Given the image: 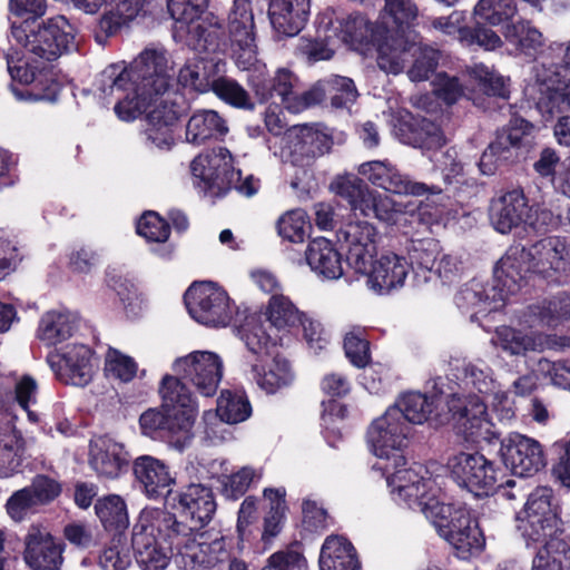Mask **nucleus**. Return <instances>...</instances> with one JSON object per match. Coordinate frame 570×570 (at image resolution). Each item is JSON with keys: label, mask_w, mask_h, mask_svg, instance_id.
Here are the masks:
<instances>
[{"label": "nucleus", "mask_w": 570, "mask_h": 570, "mask_svg": "<svg viewBox=\"0 0 570 570\" xmlns=\"http://www.w3.org/2000/svg\"><path fill=\"white\" fill-rule=\"evenodd\" d=\"M186 31L188 47L198 53L217 56L230 46L229 35L224 21L213 12H207L198 21L191 23Z\"/></svg>", "instance_id": "28"}, {"label": "nucleus", "mask_w": 570, "mask_h": 570, "mask_svg": "<svg viewBox=\"0 0 570 570\" xmlns=\"http://www.w3.org/2000/svg\"><path fill=\"white\" fill-rule=\"evenodd\" d=\"M233 57L238 68L249 69L257 61L256 24L252 0H234L227 16Z\"/></svg>", "instance_id": "16"}, {"label": "nucleus", "mask_w": 570, "mask_h": 570, "mask_svg": "<svg viewBox=\"0 0 570 570\" xmlns=\"http://www.w3.org/2000/svg\"><path fill=\"white\" fill-rule=\"evenodd\" d=\"M165 51L146 48L128 66L108 65L95 79L102 99L115 98L114 110L122 121H132L174 85Z\"/></svg>", "instance_id": "1"}, {"label": "nucleus", "mask_w": 570, "mask_h": 570, "mask_svg": "<svg viewBox=\"0 0 570 570\" xmlns=\"http://www.w3.org/2000/svg\"><path fill=\"white\" fill-rule=\"evenodd\" d=\"M239 335L248 352L253 379L267 394H274L293 381L289 361L279 353L278 343L267 333L261 316L246 317Z\"/></svg>", "instance_id": "3"}, {"label": "nucleus", "mask_w": 570, "mask_h": 570, "mask_svg": "<svg viewBox=\"0 0 570 570\" xmlns=\"http://www.w3.org/2000/svg\"><path fill=\"white\" fill-rule=\"evenodd\" d=\"M305 259L314 273L326 279H337L343 275L342 254L327 238L312 239L306 247Z\"/></svg>", "instance_id": "41"}, {"label": "nucleus", "mask_w": 570, "mask_h": 570, "mask_svg": "<svg viewBox=\"0 0 570 570\" xmlns=\"http://www.w3.org/2000/svg\"><path fill=\"white\" fill-rule=\"evenodd\" d=\"M6 61L12 81L27 86L21 91L12 88L18 97L33 101L57 100L62 83L51 66L45 62L30 63L19 50L13 48L6 53Z\"/></svg>", "instance_id": "11"}, {"label": "nucleus", "mask_w": 570, "mask_h": 570, "mask_svg": "<svg viewBox=\"0 0 570 570\" xmlns=\"http://www.w3.org/2000/svg\"><path fill=\"white\" fill-rule=\"evenodd\" d=\"M298 78L294 72L286 68H279L273 77V98L278 97L279 102L287 109L303 108L298 106L301 96L298 97L295 88Z\"/></svg>", "instance_id": "62"}, {"label": "nucleus", "mask_w": 570, "mask_h": 570, "mask_svg": "<svg viewBox=\"0 0 570 570\" xmlns=\"http://www.w3.org/2000/svg\"><path fill=\"white\" fill-rule=\"evenodd\" d=\"M267 16L278 36L295 37L309 20L311 0H269Z\"/></svg>", "instance_id": "33"}, {"label": "nucleus", "mask_w": 570, "mask_h": 570, "mask_svg": "<svg viewBox=\"0 0 570 570\" xmlns=\"http://www.w3.org/2000/svg\"><path fill=\"white\" fill-rule=\"evenodd\" d=\"M400 416L402 415L397 410L387 409L367 430V441L374 454L384 460V463L394 461V466H404L407 463L404 451L409 444L411 428L399 421Z\"/></svg>", "instance_id": "14"}, {"label": "nucleus", "mask_w": 570, "mask_h": 570, "mask_svg": "<svg viewBox=\"0 0 570 570\" xmlns=\"http://www.w3.org/2000/svg\"><path fill=\"white\" fill-rule=\"evenodd\" d=\"M446 405L466 440L489 439L493 424L489 419L488 406L479 395L453 393L448 397Z\"/></svg>", "instance_id": "19"}, {"label": "nucleus", "mask_w": 570, "mask_h": 570, "mask_svg": "<svg viewBox=\"0 0 570 570\" xmlns=\"http://www.w3.org/2000/svg\"><path fill=\"white\" fill-rule=\"evenodd\" d=\"M499 453L507 468L524 478L534 475L548 463L542 445L520 433H510L502 439Z\"/></svg>", "instance_id": "21"}, {"label": "nucleus", "mask_w": 570, "mask_h": 570, "mask_svg": "<svg viewBox=\"0 0 570 570\" xmlns=\"http://www.w3.org/2000/svg\"><path fill=\"white\" fill-rule=\"evenodd\" d=\"M538 81L546 85L548 89L556 92L561 91L563 101L570 106V41L566 48L562 65L556 66L553 71L546 68L542 63V70L538 71Z\"/></svg>", "instance_id": "57"}, {"label": "nucleus", "mask_w": 570, "mask_h": 570, "mask_svg": "<svg viewBox=\"0 0 570 570\" xmlns=\"http://www.w3.org/2000/svg\"><path fill=\"white\" fill-rule=\"evenodd\" d=\"M332 188L337 196L348 203L355 216H357V212H362L371 196L367 184L354 174L337 176L332 183Z\"/></svg>", "instance_id": "53"}, {"label": "nucleus", "mask_w": 570, "mask_h": 570, "mask_svg": "<svg viewBox=\"0 0 570 570\" xmlns=\"http://www.w3.org/2000/svg\"><path fill=\"white\" fill-rule=\"evenodd\" d=\"M566 262L570 263V247L567 239L560 236L542 238L530 247L515 243L501 258L503 271L512 276L520 289L529 284L533 275L546 278L551 271L563 269Z\"/></svg>", "instance_id": "4"}, {"label": "nucleus", "mask_w": 570, "mask_h": 570, "mask_svg": "<svg viewBox=\"0 0 570 570\" xmlns=\"http://www.w3.org/2000/svg\"><path fill=\"white\" fill-rule=\"evenodd\" d=\"M225 104L244 110H253L255 104L248 91L237 80L223 76L214 82L212 90Z\"/></svg>", "instance_id": "59"}, {"label": "nucleus", "mask_w": 570, "mask_h": 570, "mask_svg": "<svg viewBox=\"0 0 570 570\" xmlns=\"http://www.w3.org/2000/svg\"><path fill=\"white\" fill-rule=\"evenodd\" d=\"M529 517H561V508L554 501L553 490L549 487H537L527 499L523 508Z\"/></svg>", "instance_id": "60"}, {"label": "nucleus", "mask_w": 570, "mask_h": 570, "mask_svg": "<svg viewBox=\"0 0 570 570\" xmlns=\"http://www.w3.org/2000/svg\"><path fill=\"white\" fill-rule=\"evenodd\" d=\"M33 24L30 21H22L19 26L12 23L11 27L13 38L29 52L46 61H53L77 48L75 29L66 17L50 18L37 29Z\"/></svg>", "instance_id": "7"}, {"label": "nucleus", "mask_w": 570, "mask_h": 570, "mask_svg": "<svg viewBox=\"0 0 570 570\" xmlns=\"http://www.w3.org/2000/svg\"><path fill=\"white\" fill-rule=\"evenodd\" d=\"M232 551L227 547V538L216 537L210 542L196 541L185 544L180 550L179 564L184 570H222L230 561Z\"/></svg>", "instance_id": "29"}, {"label": "nucleus", "mask_w": 570, "mask_h": 570, "mask_svg": "<svg viewBox=\"0 0 570 570\" xmlns=\"http://www.w3.org/2000/svg\"><path fill=\"white\" fill-rule=\"evenodd\" d=\"M337 29L343 42L360 52L375 49L379 67L397 75L401 69V51L391 49L394 37L385 26L371 22L364 14L351 13L340 21Z\"/></svg>", "instance_id": "6"}, {"label": "nucleus", "mask_w": 570, "mask_h": 570, "mask_svg": "<svg viewBox=\"0 0 570 570\" xmlns=\"http://www.w3.org/2000/svg\"><path fill=\"white\" fill-rule=\"evenodd\" d=\"M131 547L137 564L141 570H165L171 558V548L164 547L144 525H134Z\"/></svg>", "instance_id": "39"}, {"label": "nucleus", "mask_w": 570, "mask_h": 570, "mask_svg": "<svg viewBox=\"0 0 570 570\" xmlns=\"http://www.w3.org/2000/svg\"><path fill=\"white\" fill-rule=\"evenodd\" d=\"M303 314L288 297L282 294L271 296L266 311L267 321L272 326L287 331L298 327Z\"/></svg>", "instance_id": "55"}, {"label": "nucleus", "mask_w": 570, "mask_h": 570, "mask_svg": "<svg viewBox=\"0 0 570 570\" xmlns=\"http://www.w3.org/2000/svg\"><path fill=\"white\" fill-rule=\"evenodd\" d=\"M500 347L510 355H525L528 352L543 350V337L540 334H525L510 326L497 330Z\"/></svg>", "instance_id": "52"}, {"label": "nucleus", "mask_w": 570, "mask_h": 570, "mask_svg": "<svg viewBox=\"0 0 570 570\" xmlns=\"http://www.w3.org/2000/svg\"><path fill=\"white\" fill-rule=\"evenodd\" d=\"M518 529L525 541L527 547L537 548L542 544L540 549L560 548L562 543H570L569 540L562 539L564 533L563 521L561 517H529L518 518Z\"/></svg>", "instance_id": "36"}, {"label": "nucleus", "mask_w": 570, "mask_h": 570, "mask_svg": "<svg viewBox=\"0 0 570 570\" xmlns=\"http://www.w3.org/2000/svg\"><path fill=\"white\" fill-rule=\"evenodd\" d=\"M320 570H361L362 564L352 542L338 534L328 535L321 548Z\"/></svg>", "instance_id": "42"}, {"label": "nucleus", "mask_w": 570, "mask_h": 570, "mask_svg": "<svg viewBox=\"0 0 570 570\" xmlns=\"http://www.w3.org/2000/svg\"><path fill=\"white\" fill-rule=\"evenodd\" d=\"M24 441L14 430L0 431V478H9L21 471Z\"/></svg>", "instance_id": "51"}, {"label": "nucleus", "mask_w": 570, "mask_h": 570, "mask_svg": "<svg viewBox=\"0 0 570 570\" xmlns=\"http://www.w3.org/2000/svg\"><path fill=\"white\" fill-rule=\"evenodd\" d=\"M207 7L208 0H167L168 12L180 24V30L203 18Z\"/></svg>", "instance_id": "61"}, {"label": "nucleus", "mask_w": 570, "mask_h": 570, "mask_svg": "<svg viewBox=\"0 0 570 570\" xmlns=\"http://www.w3.org/2000/svg\"><path fill=\"white\" fill-rule=\"evenodd\" d=\"M189 315L200 324L219 327L233 320L230 298L225 289L213 282H195L184 294Z\"/></svg>", "instance_id": "13"}, {"label": "nucleus", "mask_w": 570, "mask_h": 570, "mask_svg": "<svg viewBox=\"0 0 570 570\" xmlns=\"http://www.w3.org/2000/svg\"><path fill=\"white\" fill-rule=\"evenodd\" d=\"M357 89L351 78L333 75L320 79L308 90L301 95L298 106L304 108L330 102L332 107L340 109L353 104L357 97Z\"/></svg>", "instance_id": "30"}, {"label": "nucleus", "mask_w": 570, "mask_h": 570, "mask_svg": "<svg viewBox=\"0 0 570 570\" xmlns=\"http://www.w3.org/2000/svg\"><path fill=\"white\" fill-rule=\"evenodd\" d=\"M365 262L366 269L354 273L366 276V283L373 291L384 294L404 285L410 269L405 257L389 252L375 261L368 258Z\"/></svg>", "instance_id": "27"}, {"label": "nucleus", "mask_w": 570, "mask_h": 570, "mask_svg": "<svg viewBox=\"0 0 570 570\" xmlns=\"http://www.w3.org/2000/svg\"><path fill=\"white\" fill-rule=\"evenodd\" d=\"M136 232L147 242L165 244L170 236V224L158 213L147 210L138 219Z\"/></svg>", "instance_id": "63"}, {"label": "nucleus", "mask_w": 570, "mask_h": 570, "mask_svg": "<svg viewBox=\"0 0 570 570\" xmlns=\"http://www.w3.org/2000/svg\"><path fill=\"white\" fill-rule=\"evenodd\" d=\"M358 174L371 184L386 191L397 195H411L415 197L440 195L442 189L438 186H429L424 183L413 181L389 160H371L358 167Z\"/></svg>", "instance_id": "20"}, {"label": "nucleus", "mask_w": 570, "mask_h": 570, "mask_svg": "<svg viewBox=\"0 0 570 570\" xmlns=\"http://www.w3.org/2000/svg\"><path fill=\"white\" fill-rule=\"evenodd\" d=\"M333 138L316 125H303L296 134L293 157L295 161L309 165L332 149Z\"/></svg>", "instance_id": "44"}, {"label": "nucleus", "mask_w": 570, "mask_h": 570, "mask_svg": "<svg viewBox=\"0 0 570 570\" xmlns=\"http://www.w3.org/2000/svg\"><path fill=\"white\" fill-rule=\"evenodd\" d=\"M227 132L226 120L215 110H197L186 125V139L194 145L223 139Z\"/></svg>", "instance_id": "45"}, {"label": "nucleus", "mask_w": 570, "mask_h": 570, "mask_svg": "<svg viewBox=\"0 0 570 570\" xmlns=\"http://www.w3.org/2000/svg\"><path fill=\"white\" fill-rule=\"evenodd\" d=\"M23 559L32 570H59L63 544L38 527H31L24 539Z\"/></svg>", "instance_id": "31"}, {"label": "nucleus", "mask_w": 570, "mask_h": 570, "mask_svg": "<svg viewBox=\"0 0 570 570\" xmlns=\"http://www.w3.org/2000/svg\"><path fill=\"white\" fill-rule=\"evenodd\" d=\"M94 355L89 346L75 344L61 354L58 364L51 363V367L62 383L82 387L92 381Z\"/></svg>", "instance_id": "34"}, {"label": "nucleus", "mask_w": 570, "mask_h": 570, "mask_svg": "<svg viewBox=\"0 0 570 570\" xmlns=\"http://www.w3.org/2000/svg\"><path fill=\"white\" fill-rule=\"evenodd\" d=\"M436 395H426L421 392H406L402 394L389 409L397 410L402 416L399 421L411 428V424H423L432 419L438 405Z\"/></svg>", "instance_id": "46"}, {"label": "nucleus", "mask_w": 570, "mask_h": 570, "mask_svg": "<svg viewBox=\"0 0 570 570\" xmlns=\"http://www.w3.org/2000/svg\"><path fill=\"white\" fill-rule=\"evenodd\" d=\"M533 129V124L523 117H511L505 127L495 131L494 139L482 153L478 163L481 174L492 176L499 169L525 158L533 145V138L530 137Z\"/></svg>", "instance_id": "8"}, {"label": "nucleus", "mask_w": 570, "mask_h": 570, "mask_svg": "<svg viewBox=\"0 0 570 570\" xmlns=\"http://www.w3.org/2000/svg\"><path fill=\"white\" fill-rule=\"evenodd\" d=\"M169 498L180 517L197 532L213 520L217 509L212 488L202 483H189L178 491H173Z\"/></svg>", "instance_id": "23"}, {"label": "nucleus", "mask_w": 570, "mask_h": 570, "mask_svg": "<svg viewBox=\"0 0 570 570\" xmlns=\"http://www.w3.org/2000/svg\"><path fill=\"white\" fill-rule=\"evenodd\" d=\"M463 13L456 11L449 17H440L433 20L432 26L450 36H456L465 47H478L484 50H495L502 47V38L489 27L481 24L461 26Z\"/></svg>", "instance_id": "32"}, {"label": "nucleus", "mask_w": 570, "mask_h": 570, "mask_svg": "<svg viewBox=\"0 0 570 570\" xmlns=\"http://www.w3.org/2000/svg\"><path fill=\"white\" fill-rule=\"evenodd\" d=\"M217 413L222 421L236 424L250 416L252 405L245 395L225 390L218 399Z\"/></svg>", "instance_id": "58"}, {"label": "nucleus", "mask_w": 570, "mask_h": 570, "mask_svg": "<svg viewBox=\"0 0 570 570\" xmlns=\"http://www.w3.org/2000/svg\"><path fill=\"white\" fill-rule=\"evenodd\" d=\"M518 14L515 0H479L473 9L475 24L500 27L501 33Z\"/></svg>", "instance_id": "49"}, {"label": "nucleus", "mask_w": 570, "mask_h": 570, "mask_svg": "<svg viewBox=\"0 0 570 570\" xmlns=\"http://www.w3.org/2000/svg\"><path fill=\"white\" fill-rule=\"evenodd\" d=\"M130 456L124 445L111 440L90 448V465L102 476L116 479L129 468Z\"/></svg>", "instance_id": "43"}, {"label": "nucleus", "mask_w": 570, "mask_h": 570, "mask_svg": "<svg viewBox=\"0 0 570 570\" xmlns=\"http://www.w3.org/2000/svg\"><path fill=\"white\" fill-rule=\"evenodd\" d=\"M173 371L176 374L173 376L186 387V383H190L200 395L212 397L216 394L223 377V362L213 352L195 351L177 358L173 364Z\"/></svg>", "instance_id": "17"}, {"label": "nucleus", "mask_w": 570, "mask_h": 570, "mask_svg": "<svg viewBox=\"0 0 570 570\" xmlns=\"http://www.w3.org/2000/svg\"><path fill=\"white\" fill-rule=\"evenodd\" d=\"M312 226L308 216L303 209H293L283 214L276 223V229L282 242L303 244Z\"/></svg>", "instance_id": "56"}, {"label": "nucleus", "mask_w": 570, "mask_h": 570, "mask_svg": "<svg viewBox=\"0 0 570 570\" xmlns=\"http://www.w3.org/2000/svg\"><path fill=\"white\" fill-rule=\"evenodd\" d=\"M132 472L150 499L169 498L175 478L169 466L151 455H140L132 463Z\"/></svg>", "instance_id": "37"}, {"label": "nucleus", "mask_w": 570, "mask_h": 570, "mask_svg": "<svg viewBox=\"0 0 570 570\" xmlns=\"http://www.w3.org/2000/svg\"><path fill=\"white\" fill-rule=\"evenodd\" d=\"M375 236V227L364 220H350L337 228V242L345 250L347 266L354 272H364L365 261L376 255Z\"/></svg>", "instance_id": "22"}, {"label": "nucleus", "mask_w": 570, "mask_h": 570, "mask_svg": "<svg viewBox=\"0 0 570 570\" xmlns=\"http://www.w3.org/2000/svg\"><path fill=\"white\" fill-rule=\"evenodd\" d=\"M394 132L401 142L414 148L438 150L446 144L444 131L438 122L410 111L396 118Z\"/></svg>", "instance_id": "26"}, {"label": "nucleus", "mask_w": 570, "mask_h": 570, "mask_svg": "<svg viewBox=\"0 0 570 570\" xmlns=\"http://www.w3.org/2000/svg\"><path fill=\"white\" fill-rule=\"evenodd\" d=\"M224 71L225 61L217 56L198 57L179 70L177 82L183 88L204 94L214 89V82Z\"/></svg>", "instance_id": "38"}, {"label": "nucleus", "mask_w": 570, "mask_h": 570, "mask_svg": "<svg viewBox=\"0 0 570 570\" xmlns=\"http://www.w3.org/2000/svg\"><path fill=\"white\" fill-rule=\"evenodd\" d=\"M533 206L529 204L522 188L504 191L492 198L489 206V219L500 234H509L512 229L525 225Z\"/></svg>", "instance_id": "25"}, {"label": "nucleus", "mask_w": 570, "mask_h": 570, "mask_svg": "<svg viewBox=\"0 0 570 570\" xmlns=\"http://www.w3.org/2000/svg\"><path fill=\"white\" fill-rule=\"evenodd\" d=\"M77 318L68 311H48L37 328V337L47 346L69 340L77 331Z\"/></svg>", "instance_id": "48"}, {"label": "nucleus", "mask_w": 570, "mask_h": 570, "mask_svg": "<svg viewBox=\"0 0 570 570\" xmlns=\"http://www.w3.org/2000/svg\"><path fill=\"white\" fill-rule=\"evenodd\" d=\"M504 42L515 56H524L535 60L543 52L544 37L532 21L520 18L504 28L502 32ZM503 43V40H502Z\"/></svg>", "instance_id": "40"}, {"label": "nucleus", "mask_w": 570, "mask_h": 570, "mask_svg": "<svg viewBox=\"0 0 570 570\" xmlns=\"http://www.w3.org/2000/svg\"><path fill=\"white\" fill-rule=\"evenodd\" d=\"M409 267L432 273L441 253L440 242L432 237L411 239L407 247Z\"/></svg>", "instance_id": "54"}, {"label": "nucleus", "mask_w": 570, "mask_h": 570, "mask_svg": "<svg viewBox=\"0 0 570 570\" xmlns=\"http://www.w3.org/2000/svg\"><path fill=\"white\" fill-rule=\"evenodd\" d=\"M391 49H399L401 51V69L397 73L403 71L410 56L414 58L407 71L412 81L428 80L435 73L441 59V51L439 49H434L428 45L411 42L405 37L392 38Z\"/></svg>", "instance_id": "35"}, {"label": "nucleus", "mask_w": 570, "mask_h": 570, "mask_svg": "<svg viewBox=\"0 0 570 570\" xmlns=\"http://www.w3.org/2000/svg\"><path fill=\"white\" fill-rule=\"evenodd\" d=\"M530 326L556 328L564 321H570V295L559 294L550 299L531 304L527 307Z\"/></svg>", "instance_id": "47"}, {"label": "nucleus", "mask_w": 570, "mask_h": 570, "mask_svg": "<svg viewBox=\"0 0 570 570\" xmlns=\"http://www.w3.org/2000/svg\"><path fill=\"white\" fill-rule=\"evenodd\" d=\"M423 513L431 519L438 532L456 551L461 559H469L484 548V535L479 527L476 518L465 503H444L438 499L432 500L431 505L425 504Z\"/></svg>", "instance_id": "5"}, {"label": "nucleus", "mask_w": 570, "mask_h": 570, "mask_svg": "<svg viewBox=\"0 0 570 570\" xmlns=\"http://www.w3.org/2000/svg\"><path fill=\"white\" fill-rule=\"evenodd\" d=\"M190 170L193 176L200 180L199 187L215 196H224L234 187L239 194L252 197L261 187L259 179L253 175L242 179L240 170H235L222 153L198 155L191 161Z\"/></svg>", "instance_id": "9"}, {"label": "nucleus", "mask_w": 570, "mask_h": 570, "mask_svg": "<svg viewBox=\"0 0 570 570\" xmlns=\"http://www.w3.org/2000/svg\"><path fill=\"white\" fill-rule=\"evenodd\" d=\"M448 466L451 479L476 498L494 494L504 476L503 470L479 451H461L449 460Z\"/></svg>", "instance_id": "12"}, {"label": "nucleus", "mask_w": 570, "mask_h": 570, "mask_svg": "<svg viewBox=\"0 0 570 570\" xmlns=\"http://www.w3.org/2000/svg\"><path fill=\"white\" fill-rule=\"evenodd\" d=\"M189 109V101L183 92L167 89L142 112L147 115V138L159 148H169L174 142L173 127Z\"/></svg>", "instance_id": "15"}, {"label": "nucleus", "mask_w": 570, "mask_h": 570, "mask_svg": "<svg viewBox=\"0 0 570 570\" xmlns=\"http://www.w3.org/2000/svg\"><path fill=\"white\" fill-rule=\"evenodd\" d=\"M135 525H144L145 532H151L159 542L176 549L177 562L180 560V550L185 544L190 543L191 537L197 533L188 521L185 519L179 521L176 514L161 509L142 512Z\"/></svg>", "instance_id": "24"}, {"label": "nucleus", "mask_w": 570, "mask_h": 570, "mask_svg": "<svg viewBox=\"0 0 570 570\" xmlns=\"http://www.w3.org/2000/svg\"><path fill=\"white\" fill-rule=\"evenodd\" d=\"M159 393L165 411L148 409L142 412L139 416L141 433L183 451L194 439L193 428L198 415L196 400L190 390L170 374L164 375Z\"/></svg>", "instance_id": "2"}, {"label": "nucleus", "mask_w": 570, "mask_h": 570, "mask_svg": "<svg viewBox=\"0 0 570 570\" xmlns=\"http://www.w3.org/2000/svg\"><path fill=\"white\" fill-rule=\"evenodd\" d=\"M519 292L520 286L503 271L500 259L494 267L492 284L472 278L456 292L454 303L463 313L489 314L499 311L510 296Z\"/></svg>", "instance_id": "10"}, {"label": "nucleus", "mask_w": 570, "mask_h": 570, "mask_svg": "<svg viewBox=\"0 0 570 570\" xmlns=\"http://www.w3.org/2000/svg\"><path fill=\"white\" fill-rule=\"evenodd\" d=\"M551 475L570 489V440H560L550 449Z\"/></svg>", "instance_id": "64"}, {"label": "nucleus", "mask_w": 570, "mask_h": 570, "mask_svg": "<svg viewBox=\"0 0 570 570\" xmlns=\"http://www.w3.org/2000/svg\"><path fill=\"white\" fill-rule=\"evenodd\" d=\"M95 513L107 532L121 534L129 525L126 501L118 494H107L95 502Z\"/></svg>", "instance_id": "50"}, {"label": "nucleus", "mask_w": 570, "mask_h": 570, "mask_svg": "<svg viewBox=\"0 0 570 570\" xmlns=\"http://www.w3.org/2000/svg\"><path fill=\"white\" fill-rule=\"evenodd\" d=\"M416 468L394 466V461L384 463L381 466L386 475V482L392 488V492H396L410 509L425 512V504L431 505L432 500H436L434 495L429 493L431 479L424 478L421 472H428L421 464H414Z\"/></svg>", "instance_id": "18"}]
</instances>
